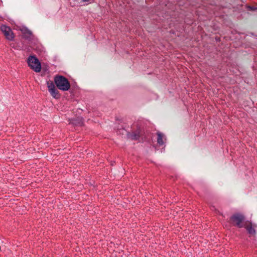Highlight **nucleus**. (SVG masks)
Returning a JSON list of instances; mask_svg holds the SVG:
<instances>
[{"label": "nucleus", "mask_w": 257, "mask_h": 257, "mask_svg": "<svg viewBox=\"0 0 257 257\" xmlns=\"http://www.w3.org/2000/svg\"><path fill=\"white\" fill-rule=\"evenodd\" d=\"M55 83L57 87L61 90L67 91L70 88V84L68 80L64 76L56 75L54 78Z\"/></svg>", "instance_id": "obj_1"}, {"label": "nucleus", "mask_w": 257, "mask_h": 257, "mask_svg": "<svg viewBox=\"0 0 257 257\" xmlns=\"http://www.w3.org/2000/svg\"><path fill=\"white\" fill-rule=\"evenodd\" d=\"M245 220L244 215L241 213H235L232 214L229 220V222L233 226L238 228H242L244 224L243 223Z\"/></svg>", "instance_id": "obj_2"}, {"label": "nucleus", "mask_w": 257, "mask_h": 257, "mask_svg": "<svg viewBox=\"0 0 257 257\" xmlns=\"http://www.w3.org/2000/svg\"><path fill=\"white\" fill-rule=\"evenodd\" d=\"M29 66L35 72H39L41 70V65L39 60L35 56H30L28 60Z\"/></svg>", "instance_id": "obj_3"}, {"label": "nucleus", "mask_w": 257, "mask_h": 257, "mask_svg": "<svg viewBox=\"0 0 257 257\" xmlns=\"http://www.w3.org/2000/svg\"><path fill=\"white\" fill-rule=\"evenodd\" d=\"M47 85L49 91L51 95L54 98H59L60 97L59 91L56 88L54 83L52 81H48L47 82Z\"/></svg>", "instance_id": "obj_4"}, {"label": "nucleus", "mask_w": 257, "mask_h": 257, "mask_svg": "<svg viewBox=\"0 0 257 257\" xmlns=\"http://www.w3.org/2000/svg\"><path fill=\"white\" fill-rule=\"evenodd\" d=\"M1 30L4 33L6 38L9 40H12L14 38V34L11 28L5 25H2L1 27Z\"/></svg>", "instance_id": "obj_5"}, {"label": "nucleus", "mask_w": 257, "mask_h": 257, "mask_svg": "<svg viewBox=\"0 0 257 257\" xmlns=\"http://www.w3.org/2000/svg\"><path fill=\"white\" fill-rule=\"evenodd\" d=\"M244 227L247 232L251 236H255L256 234L255 229L252 226V223L249 221L245 222L243 227Z\"/></svg>", "instance_id": "obj_6"}, {"label": "nucleus", "mask_w": 257, "mask_h": 257, "mask_svg": "<svg viewBox=\"0 0 257 257\" xmlns=\"http://www.w3.org/2000/svg\"><path fill=\"white\" fill-rule=\"evenodd\" d=\"M22 32L24 38L26 39L30 40L33 37L32 32L27 29H23L22 30Z\"/></svg>", "instance_id": "obj_7"}, {"label": "nucleus", "mask_w": 257, "mask_h": 257, "mask_svg": "<svg viewBox=\"0 0 257 257\" xmlns=\"http://www.w3.org/2000/svg\"><path fill=\"white\" fill-rule=\"evenodd\" d=\"M158 138H157V143L160 145H163L164 144V142L163 141V139L165 138L164 135L161 133L158 132L157 133Z\"/></svg>", "instance_id": "obj_8"}, {"label": "nucleus", "mask_w": 257, "mask_h": 257, "mask_svg": "<svg viewBox=\"0 0 257 257\" xmlns=\"http://www.w3.org/2000/svg\"><path fill=\"white\" fill-rule=\"evenodd\" d=\"M128 137L131 138L132 140H138L140 137L139 132L133 133V134H129Z\"/></svg>", "instance_id": "obj_9"}, {"label": "nucleus", "mask_w": 257, "mask_h": 257, "mask_svg": "<svg viewBox=\"0 0 257 257\" xmlns=\"http://www.w3.org/2000/svg\"><path fill=\"white\" fill-rule=\"evenodd\" d=\"M252 226L255 229V228L257 227V225L255 224H252Z\"/></svg>", "instance_id": "obj_10"}, {"label": "nucleus", "mask_w": 257, "mask_h": 257, "mask_svg": "<svg viewBox=\"0 0 257 257\" xmlns=\"http://www.w3.org/2000/svg\"><path fill=\"white\" fill-rule=\"evenodd\" d=\"M83 2H89L90 0H82Z\"/></svg>", "instance_id": "obj_11"}, {"label": "nucleus", "mask_w": 257, "mask_h": 257, "mask_svg": "<svg viewBox=\"0 0 257 257\" xmlns=\"http://www.w3.org/2000/svg\"><path fill=\"white\" fill-rule=\"evenodd\" d=\"M251 10H255V9H254V8H251Z\"/></svg>", "instance_id": "obj_12"}]
</instances>
